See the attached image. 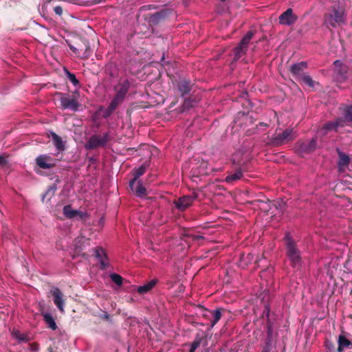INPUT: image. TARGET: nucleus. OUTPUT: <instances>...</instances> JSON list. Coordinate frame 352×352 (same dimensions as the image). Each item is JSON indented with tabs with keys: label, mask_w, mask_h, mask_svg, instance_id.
<instances>
[{
	"label": "nucleus",
	"mask_w": 352,
	"mask_h": 352,
	"mask_svg": "<svg viewBox=\"0 0 352 352\" xmlns=\"http://www.w3.org/2000/svg\"><path fill=\"white\" fill-rule=\"evenodd\" d=\"M204 237L202 236H200V235H197L195 236L193 239H197V240H199L200 239H203Z\"/></svg>",
	"instance_id": "3c124183"
},
{
	"label": "nucleus",
	"mask_w": 352,
	"mask_h": 352,
	"mask_svg": "<svg viewBox=\"0 0 352 352\" xmlns=\"http://www.w3.org/2000/svg\"><path fill=\"white\" fill-rule=\"evenodd\" d=\"M146 166L144 164L140 166L138 168H133L132 170L133 178L130 181L129 186L133 188V186L135 184L138 179L144 175L146 173Z\"/></svg>",
	"instance_id": "4be33fe9"
},
{
	"label": "nucleus",
	"mask_w": 352,
	"mask_h": 352,
	"mask_svg": "<svg viewBox=\"0 0 352 352\" xmlns=\"http://www.w3.org/2000/svg\"><path fill=\"white\" fill-rule=\"evenodd\" d=\"M51 137L57 150L63 151L65 149V145L62 138L53 131L51 132Z\"/></svg>",
	"instance_id": "bb28decb"
},
{
	"label": "nucleus",
	"mask_w": 352,
	"mask_h": 352,
	"mask_svg": "<svg viewBox=\"0 0 352 352\" xmlns=\"http://www.w3.org/2000/svg\"><path fill=\"white\" fill-rule=\"evenodd\" d=\"M254 258V256L252 254H241L240 261L239 262V265L243 268H245L247 267L250 263H252V260Z\"/></svg>",
	"instance_id": "c85d7f7f"
},
{
	"label": "nucleus",
	"mask_w": 352,
	"mask_h": 352,
	"mask_svg": "<svg viewBox=\"0 0 352 352\" xmlns=\"http://www.w3.org/2000/svg\"><path fill=\"white\" fill-rule=\"evenodd\" d=\"M254 32L252 31L248 32L247 34L241 39L239 44L236 47H234V54L235 59L240 58L246 53L248 44L250 40L252 38Z\"/></svg>",
	"instance_id": "6e6552de"
},
{
	"label": "nucleus",
	"mask_w": 352,
	"mask_h": 352,
	"mask_svg": "<svg viewBox=\"0 0 352 352\" xmlns=\"http://www.w3.org/2000/svg\"><path fill=\"white\" fill-rule=\"evenodd\" d=\"M210 310L205 309V312L203 314V317H204L205 318H206L209 320L210 316H208V313H210Z\"/></svg>",
	"instance_id": "8fccbe9b"
},
{
	"label": "nucleus",
	"mask_w": 352,
	"mask_h": 352,
	"mask_svg": "<svg viewBox=\"0 0 352 352\" xmlns=\"http://www.w3.org/2000/svg\"><path fill=\"white\" fill-rule=\"evenodd\" d=\"M94 255L100 264V269L105 270L109 266L108 258L103 248L97 247L94 249Z\"/></svg>",
	"instance_id": "f3484780"
},
{
	"label": "nucleus",
	"mask_w": 352,
	"mask_h": 352,
	"mask_svg": "<svg viewBox=\"0 0 352 352\" xmlns=\"http://www.w3.org/2000/svg\"><path fill=\"white\" fill-rule=\"evenodd\" d=\"M189 352H195V351L190 350Z\"/></svg>",
	"instance_id": "e2e57ef3"
},
{
	"label": "nucleus",
	"mask_w": 352,
	"mask_h": 352,
	"mask_svg": "<svg viewBox=\"0 0 352 352\" xmlns=\"http://www.w3.org/2000/svg\"><path fill=\"white\" fill-rule=\"evenodd\" d=\"M114 111H115V109H110V105H109L107 107V108L106 109V110H105V112H104V113L103 115V117L104 118H107L109 117Z\"/></svg>",
	"instance_id": "c03bdc74"
},
{
	"label": "nucleus",
	"mask_w": 352,
	"mask_h": 352,
	"mask_svg": "<svg viewBox=\"0 0 352 352\" xmlns=\"http://www.w3.org/2000/svg\"><path fill=\"white\" fill-rule=\"evenodd\" d=\"M307 68V63L302 61L291 65L289 72L296 80H298L305 73L304 71Z\"/></svg>",
	"instance_id": "2eb2a0df"
},
{
	"label": "nucleus",
	"mask_w": 352,
	"mask_h": 352,
	"mask_svg": "<svg viewBox=\"0 0 352 352\" xmlns=\"http://www.w3.org/2000/svg\"><path fill=\"white\" fill-rule=\"evenodd\" d=\"M192 85L190 80L181 79L177 84V88L180 95L184 97L190 92Z\"/></svg>",
	"instance_id": "6ab92c4d"
},
{
	"label": "nucleus",
	"mask_w": 352,
	"mask_h": 352,
	"mask_svg": "<svg viewBox=\"0 0 352 352\" xmlns=\"http://www.w3.org/2000/svg\"><path fill=\"white\" fill-rule=\"evenodd\" d=\"M296 137L293 129H287L283 133L276 134L272 139V143L276 146L292 141Z\"/></svg>",
	"instance_id": "423d86ee"
},
{
	"label": "nucleus",
	"mask_w": 352,
	"mask_h": 352,
	"mask_svg": "<svg viewBox=\"0 0 352 352\" xmlns=\"http://www.w3.org/2000/svg\"><path fill=\"white\" fill-rule=\"evenodd\" d=\"M233 164L236 166H239L234 173H231L228 175L226 179L225 182L228 184H232L235 182L241 179L243 177V173L244 172L248 171V162H243L241 164L239 162H236L235 159L233 160Z\"/></svg>",
	"instance_id": "0eeeda50"
},
{
	"label": "nucleus",
	"mask_w": 352,
	"mask_h": 352,
	"mask_svg": "<svg viewBox=\"0 0 352 352\" xmlns=\"http://www.w3.org/2000/svg\"><path fill=\"white\" fill-rule=\"evenodd\" d=\"M69 49L81 59H87L91 54L89 43L87 40H82L77 47L73 45H69Z\"/></svg>",
	"instance_id": "39448f33"
},
{
	"label": "nucleus",
	"mask_w": 352,
	"mask_h": 352,
	"mask_svg": "<svg viewBox=\"0 0 352 352\" xmlns=\"http://www.w3.org/2000/svg\"><path fill=\"white\" fill-rule=\"evenodd\" d=\"M333 66L335 80L337 82H344L347 78L348 67L339 60L334 61Z\"/></svg>",
	"instance_id": "1a4fd4ad"
},
{
	"label": "nucleus",
	"mask_w": 352,
	"mask_h": 352,
	"mask_svg": "<svg viewBox=\"0 0 352 352\" xmlns=\"http://www.w3.org/2000/svg\"><path fill=\"white\" fill-rule=\"evenodd\" d=\"M56 160L47 155H40L36 158V165L43 169L52 168L56 165Z\"/></svg>",
	"instance_id": "f8f14e48"
},
{
	"label": "nucleus",
	"mask_w": 352,
	"mask_h": 352,
	"mask_svg": "<svg viewBox=\"0 0 352 352\" xmlns=\"http://www.w3.org/2000/svg\"><path fill=\"white\" fill-rule=\"evenodd\" d=\"M334 347V345L332 344V346H330V349H332Z\"/></svg>",
	"instance_id": "052dcab7"
},
{
	"label": "nucleus",
	"mask_w": 352,
	"mask_h": 352,
	"mask_svg": "<svg viewBox=\"0 0 352 352\" xmlns=\"http://www.w3.org/2000/svg\"><path fill=\"white\" fill-rule=\"evenodd\" d=\"M188 103V101H185V104L187 105Z\"/></svg>",
	"instance_id": "13d9d810"
},
{
	"label": "nucleus",
	"mask_w": 352,
	"mask_h": 352,
	"mask_svg": "<svg viewBox=\"0 0 352 352\" xmlns=\"http://www.w3.org/2000/svg\"><path fill=\"white\" fill-rule=\"evenodd\" d=\"M223 309H217L215 310H210V312L208 313V316H210V321L211 322V327H214L221 319V311Z\"/></svg>",
	"instance_id": "b1692460"
},
{
	"label": "nucleus",
	"mask_w": 352,
	"mask_h": 352,
	"mask_svg": "<svg viewBox=\"0 0 352 352\" xmlns=\"http://www.w3.org/2000/svg\"><path fill=\"white\" fill-rule=\"evenodd\" d=\"M109 316L108 314H106V315L104 316V318H109Z\"/></svg>",
	"instance_id": "6e6d98bb"
},
{
	"label": "nucleus",
	"mask_w": 352,
	"mask_h": 352,
	"mask_svg": "<svg viewBox=\"0 0 352 352\" xmlns=\"http://www.w3.org/2000/svg\"><path fill=\"white\" fill-rule=\"evenodd\" d=\"M272 339L271 338H266L265 346L263 348V350L261 352H272Z\"/></svg>",
	"instance_id": "4c0bfd02"
},
{
	"label": "nucleus",
	"mask_w": 352,
	"mask_h": 352,
	"mask_svg": "<svg viewBox=\"0 0 352 352\" xmlns=\"http://www.w3.org/2000/svg\"><path fill=\"white\" fill-rule=\"evenodd\" d=\"M8 163V162L7 159L3 156L0 155V167H5L7 166Z\"/></svg>",
	"instance_id": "49530a36"
},
{
	"label": "nucleus",
	"mask_w": 352,
	"mask_h": 352,
	"mask_svg": "<svg viewBox=\"0 0 352 352\" xmlns=\"http://www.w3.org/2000/svg\"><path fill=\"white\" fill-rule=\"evenodd\" d=\"M339 109L343 114L344 124L349 123V125H352V105H342Z\"/></svg>",
	"instance_id": "412c9836"
},
{
	"label": "nucleus",
	"mask_w": 352,
	"mask_h": 352,
	"mask_svg": "<svg viewBox=\"0 0 352 352\" xmlns=\"http://www.w3.org/2000/svg\"><path fill=\"white\" fill-rule=\"evenodd\" d=\"M11 335L19 342H27L30 340V338L26 333H22L18 329H14L11 332Z\"/></svg>",
	"instance_id": "cd10ccee"
},
{
	"label": "nucleus",
	"mask_w": 352,
	"mask_h": 352,
	"mask_svg": "<svg viewBox=\"0 0 352 352\" xmlns=\"http://www.w3.org/2000/svg\"><path fill=\"white\" fill-rule=\"evenodd\" d=\"M110 140V135L108 132L104 133L102 135H93L87 141L85 148L87 150H94L98 147H104Z\"/></svg>",
	"instance_id": "20e7f679"
},
{
	"label": "nucleus",
	"mask_w": 352,
	"mask_h": 352,
	"mask_svg": "<svg viewBox=\"0 0 352 352\" xmlns=\"http://www.w3.org/2000/svg\"><path fill=\"white\" fill-rule=\"evenodd\" d=\"M47 350H48V352H54L52 347H49Z\"/></svg>",
	"instance_id": "5fc2aeb1"
},
{
	"label": "nucleus",
	"mask_w": 352,
	"mask_h": 352,
	"mask_svg": "<svg viewBox=\"0 0 352 352\" xmlns=\"http://www.w3.org/2000/svg\"><path fill=\"white\" fill-rule=\"evenodd\" d=\"M334 347V345L332 344V346H330V349H332Z\"/></svg>",
	"instance_id": "bf43d9fd"
},
{
	"label": "nucleus",
	"mask_w": 352,
	"mask_h": 352,
	"mask_svg": "<svg viewBox=\"0 0 352 352\" xmlns=\"http://www.w3.org/2000/svg\"><path fill=\"white\" fill-rule=\"evenodd\" d=\"M111 280L117 285L120 286L122 285L123 278L118 274H111L110 275Z\"/></svg>",
	"instance_id": "e433bc0d"
},
{
	"label": "nucleus",
	"mask_w": 352,
	"mask_h": 352,
	"mask_svg": "<svg viewBox=\"0 0 352 352\" xmlns=\"http://www.w3.org/2000/svg\"><path fill=\"white\" fill-rule=\"evenodd\" d=\"M318 140L316 137L311 140L297 141L294 145L295 152L300 156L304 157L305 155L313 153L317 148Z\"/></svg>",
	"instance_id": "7ed1b4c3"
},
{
	"label": "nucleus",
	"mask_w": 352,
	"mask_h": 352,
	"mask_svg": "<svg viewBox=\"0 0 352 352\" xmlns=\"http://www.w3.org/2000/svg\"><path fill=\"white\" fill-rule=\"evenodd\" d=\"M165 16V14L164 12H157L155 14H153L151 16L152 21L153 22H157L159 21L162 18H164Z\"/></svg>",
	"instance_id": "a19ab883"
},
{
	"label": "nucleus",
	"mask_w": 352,
	"mask_h": 352,
	"mask_svg": "<svg viewBox=\"0 0 352 352\" xmlns=\"http://www.w3.org/2000/svg\"><path fill=\"white\" fill-rule=\"evenodd\" d=\"M130 188L139 197H143L146 195V190L140 181L136 182L133 188L130 187Z\"/></svg>",
	"instance_id": "a878e982"
},
{
	"label": "nucleus",
	"mask_w": 352,
	"mask_h": 352,
	"mask_svg": "<svg viewBox=\"0 0 352 352\" xmlns=\"http://www.w3.org/2000/svg\"><path fill=\"white\" fill-rule=\"evenodd\" d=\"M279 23L284 25H292L298 20V16L293 13L292 8L287 9L279 16Z\"/></svg>",
	"instance_id": "9b49d317"
},
{
	"label": "nucleus",
	"mask_w": 352,
	"mask_h": 352,
	"mask_svg": "<svg viewBox=\"0 0 352 352\" xmlns=\"http://www.w3.org/2000/svg\"><path fill=\"white\" fill-rule=\"evenodd\" d=\"M259 202L262 204V206H261V209L267 212L271 211V213H274V211L273 210V208H277L276 204L270 200H268L267 202H264L263 201H259Z\"/></svg>",
	"instance_id": "2f4dec72"
},
{
	"label": "nucleus",
	"mask_w": 352,
	"mask_h": 352,
	"mask_svg": "<svg viewBox=\"0 0 352 352\" xmlns=\"http://www.w3.org/2000/svg\"><path fill=\"white\" fill-rule=\"evenodd\" d=\"M63 214L68 219H72L80 214V210L72 209L70 205H67L63 207Z\"/></svg>",
	"instance_id": "c756f323"
},
{
	"label": "nucleus",
	"mask_w": 352,
	"mask_h": 352,
	"mask_svg": "<svg viewBox=\"0 0 352 352\" xmlns=\"http://www.w3.org/2000/svg\"><path fill=\"white\" fill-rule=\"evenodd\" d=\"M54 297V302L57 308L61 311H64L65 300L63 298V294L58 288H54L51 291Z\"/></svg>",
	"instance_id": "a211bd4d"
},
{
	"label": "nucleus",
	"mask_w": 352,
	"mask_h": 352,
	"mask_svg": "<svg viewBox=\"0 0 352 352\" xmlns=\"http://www.w3.org/2000/svg\"><path fill=\"white\" fill-rule=\"evenodd\" d=\"M130 87V82L127 79L120 80L119 82L113 87L115 95L117 96L126 98Z\"/></svg>",
	"instance_id": "ddd939ff"
},
{
	"label": "nucleus",
	"mask_w": 352,
	"mask_h": 352,
	"mask_svg": "<svg viewBox=\"0 0 352 352\" xmlns=\"http://www.w3.org/2000/svg\"><path fill=\"white\" fill-rule=\"evenodd\" d=\"M270 306H269V305L266 304L265 305V309L263 312V317H266L267 321H268V319H270Z\"/></svg>",
	"instance_id": "37998d69"
},
{
	"label": "nucleus",
	"mask_w": 352,
	"mask_h": 352,
	"mask_svg": "<svg viewBox=\"0 0 352 352\" xmlns=\"http://www.w3.org/2000/svg\"><path fill=\"white\" fill-rule=\"evenodd\" d=\"M125 98L117 96H114L112 98L111 102L109 105H110V109H114L115 110L122 104Z\"/></svg>",
	"instance_id": "72a5a7b5"
},
{
	"label": "nucleus",
	"mask_w": 352,
	"mask_h": 352,
	"mask_svg": "<svg viewBox=\"0 0 352 352\" xmlns=\"http://www.w3.org/2000/svg\"><path fill=\"white\" fill-rule=\"evenodd\" d=\"M189 196H190V198H192V203H193V201L198 198V194L197 192H193L192 194V195H189Z\"/></svg>",
	"instance_id": "09e8293b"
},
{
	"label": "nucleus",
	"mask_w": 352,
	"mask_h": 352,
	"mask_svg": "<svg viewBox=\"0 0 352 352\" xmlns=\"http://www.w3.org/2000/svg\"><path fill=\"white\" fill-rule=\"evenodd\" d=\"M54 11L56 13V14L58 16H61L63 14V8L60 6H56L54 8Z\"/></svg>",
	"instance_id": "a18cd8bd"
},
{
	"label": "nucleus",
	"mask_w": 352,
	"mask_h": 352,
	"mask_svg": "<svg viewBox=\"0 0 352 352\" xmlns=\"http://www.w3.org/2000/svg\"><path fill=\"white\" fill-rule=\"evenodd\" d=\"M43 316L44 321L50 329L52 330H56L57 329V325L54 321V319L50 314L45 313L43 314Z\"/></svg>",
	"instance_id": "7c9ffc66"
},
{
	"label": "nucleus",
	"mask_w": 352,
	"mask_h": 352,
	"mask_svg": "<svg viewBox=\"0 0 352 352\" xmlns=\"http://www.w3.org/2000/svg\"><path fill=\"white\" fill-rule=\"evenodd\" d=\"M67 76L68 79L69 80V81L74 86H77V85H78L80 84L79 80L76 78V77L74 74L71 73V72L67 71Z\"/></svg>",
	"instance_id": "58836bf2"
},
{
	"label": "nucleus",
	"mask_w": 352,
	"mask_h": 352,
	"mask_svg": "<svg viewBox=\"0 0 352 352\" xmlns=\"http://www.w3.org/2000/svg\"><path fill=\"white\" fill-rule=\"evenodd\" d=\"M76 217H78V219H84L85 217H87V213L84 212H82V211H80V214H77Z\"/></svg>",
	"instance_id": "de8ad7c7"
},
{
	"label": "nucleus",
	"mask_w": 352,
	"mask_h": 352,
	"mask_svg": "<svg viewBox=\"0 0 352 352\" xmlns=\"http://www.w3.org/2000/svg\"><path fill=\"white\" fill-rule=\"evenodd\" d=\"M344 10L338 5L330 7L324 15V23L327 26L336 28L344 23Z\"/></svg>",
	"instance_id": "f03ea898"
},
{
	"label": "nucleus",
	"mask_w": 352,
	"mask_h": 352,
	"mask_svg": "<svg viewBox=\"0 0 352 352\" xmlns=\"http://www.w3.org/2000/svg\"><path fill=\"white\" fill-rule=\"evenodd\" d=\"M204 338L197 335L194 341L192 342L190 350L195 351L201 344Z\"/></svg>",
	"instance_id": "c9c22d12"
},
{
	"label": "nucleus",
	"mask_w": 352,
	"mask_h": 352,
	"mask_svg": "<svg viewBox=\"0 0 352 352\" xmlns=\"http://www.w3.org/2000/svg\"><path fill=\"white\" fill-rule=\"evenodd\" d=\"M285 241L286 255L290 261L292 267H298L301 265L300 251L297 247L296 243L294 241L289 232H287L284 236Z\"/></svg>",
	"instance_id": "f257e3e1"
},
{
	"label": "nucleus",
	"mask_w": 352,
	"mask_h": 352,
	"mask_svg": "<svg viewBox=\"0 0 352 352\" xmlns=\"http://www.w3.org/2000/svg\"><path fill=\"white\" fill-rule=\"evenodd\" d=\"M298 80H300L301 82L312 88L314 87L315 84H316V82L313 80L312 78L307 74L302 76Z\"/></svg>",
	"instance_id": "473e14b6"
},
{
	"label": "nucleus",
	"mask_w": 352,
	"mask_h": 352,
	"mask_svg": "<svg viewBox=\"0 0 352 352\" xmlns=\"http://www.w3.org/2000/svg\"><path fill=\"white\" fill-rule=\"evenodd\" d=\"M60 98V104L63 109H71L74 111H76L80 106L76 97L74 96H70L69 94H62Z\"/></svg>",
	"instance_id": "9d476101"
},
{
	"label": "nucleus",
	"mask_w": 352,
	"mask_h": 352,
	"mask_svg": "<svg viewBox=\"0 0 352 352\" xmlns=\"http://www.w3.org/2000/svg\"><path fill=\"white\" fill-rule=\"evenodd\" d=\"M338 342V352H342L346 349L352 348V342L343 335L339 336Z\"/></svg>",
	"instance_id": "5701e85b"
},
{
	"label": "nucleus",
	"mask_w": 352,
	"mask_h": 352,
	"mask_svg": "<svg viewBox=\"0 0 352 352\" xmlns=\"http://www.w3.org/2000/svg\"><path fill=\"white\" fill-rule=\"evenodd\" d=\"M338 155V166L340 172H344L346 168L349 166L351 162L350 157L340 151L339 148L336 149Z\"/></svg>",
	"instance_id": "dca6fc26"
},
{
	"label": "nucleus",
	"mask_w": 352,
	"mask_h": 352,
	"mask_svg": "<svg viewBox=\"0 0 352 352\" xmlns=\"http://www.w3.org/2000/svg\"><path fill=\"white\" fill-rule=\"evenodd\" d=\"M262 259H264V257H262V258H260V259H258H258H256V264H258V263H259V262H261Z\"/></svg>",
	"instance_id": "864d4df0"
},
{
	"label": "nucleus",
	"mask_w": 352,
	"mask_h": 352,
	"mask_svg": "<svg viewBox=\"0 0 352 352\" xmlns=\"http://www.w3.org/2000/svg\"><path fill=\"white\" fill-rule=\"evenodd\" d=\"M192 204V198L188 195L183 196L174 201L175 208L180 211H185Z\"/></svg>",
	"instance_id": "aec40b11"
},
{
	"label": "nucleus",
	"mask_w": 352,
	"mask_h": 352,
	"mask_svg": "<svg viewBox=\"0 0 352 352\" xmlns=\"http://www.w3.org/2000/svg\"><path fill=\"white\" fill-rule=\"evenodd\" d=\"M157 280L156 279H153L143 285L139 286L138 287V292L140 294H144L148 292L151 290L157 284Z\"/></svg>",
	"instance_id": "393cba45"
},
{
	"label": "nucleus",
	"mask_w": 352,
	"mask_h": 352,
	"mask_svg": "<svg viewBox=\"0 0 352 352\" xmlns=\"http://www.w3.org/2000/svg\"><path fill=\"white\" fill-rule=\"evenodd\" d=\"M125 98L117 96H114L112 98L111 102L109 105H110V109H114L115 110L122 104Z\"/></svg>",
	"instance_id": "f704fd0d"
},
{
	"label": "nucleus",
	"mask_w": 352,
	"mask_h": 352,
	"mask_svg": "<svg viewBox=\"0 0 352 352\" xmlns=\"http://www.w3.org/2000/svg\"><path fill=\"white\" fill-rule=\"evenodd\" d=\"M102 0H94L95 4L100 3Z\"/></svg>",
	"instance_id": "603ef678"
},
{
	"label": "nucleus",
	"mask_w": 352,
	"mask_h": 352,
	"mask_svg": "<svg viewBox=\"0 0 352 352\" xmlns=\"http://www.w3.org/2000/svg\"><path fill=\"white\" fill-rule=\"evenodd\" d=\"M350 294H351V295H352V288H351V290Z\"/></svg>",
	"instance_id": "680f3d73"
},
{
	"label": "nucleus",
	"mask_w": 352,
	"mask_h": 352,
	"mask_svg": "<svg viewBox=\"0 0 352 352\" xmlns=\"http://www.w3.org/2000/svg\"><path fill=\"white\" fill-rule=\"evenodd\" d=\"M260 124H261V125H265V126H266V124H264V123H263V122H261V123H260Z\"/></svg>",
	"instance_id": "4d7b16f0"
},
{
	"label": "nucleus",
	"mask_w": 352,
	"mask_h": 352,
	"mask_svg": "<svg viewBox=\"0 0 352 352\" xmlns=\"http://www.w3.org/2000/svg\"><path fill=\"white\" fill-rule=\"evenodd\" d=\"M344 126V120L342 118H338L334 121H331L325 123L321 128V131L324 135H326L330 131L338 130V127H343Z\"/></svg>",
	"instance_id": "4468645a"
},
{
	"label": "nucleus",
	"mask_w": 352,
	"mask_h": 352,
	"mask_svg": "<svg viewBox=\"0 0 352 352\" xmlns=\"http://www.w3.org/2000/svg\"><path fill=\"white\" fill-rule=\"evenodd\" d=\"M56 190V186H50L47 190V191L45 192V193L43 195V197H42V200L43 201H44L45 198L48 195H50V197H52V195H54V194L55 193V191Z\"/></svg>",
	"instance_id": "79ce46f5"
},
{
	"label": "nucleus",
	"mask_w": 352,
	"mask_h": 352,
	"mask_svg": "<svg viewBox=\"0 0 352 352\" xmlns=\"http://www.w3.org/2000/svg\"><path fill=\"white\" fill-rule=\"evenodd\" d=\"M273 324L271 322L270 319H268V321H267L266 324V328H267V338H271L272 339V334H273V328H272Z\"/></svg>",
	"instance_id": "ea45409f"
}]
</instances>
